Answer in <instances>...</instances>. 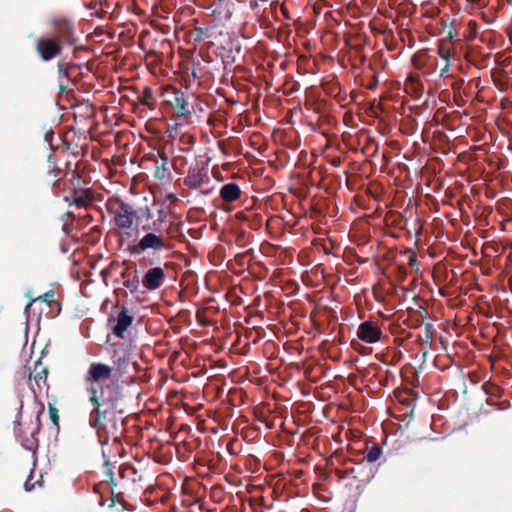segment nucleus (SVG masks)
I'll list each match as a JSON object with an SVG mask.
<instances>
[{"label": "nucleus", "instance_id": "obj_1", "mask_svg": "<svg viewBox=\"0 0 512 512\" xmlns=\"http://www.w3.org/2000/svg\"><path fill=\"white\" fill-rule=\"evenodd\" d=\"M125 264L126 261L122 264L112 262L106 270L102 271L105 283L107 285L111 283L115 296V300L107 299L102 304V309L109 315L108 320H128V298L126 292V287H128V279L126 278L128 266Z\"/></svg>", "mask_w": 512, "mask_h": 512}, {"label": "nucleus", "instance_id": "obj_2", "mask_svg": "<svg viewBox=\"0 0 512 512\" xmlns=\"http://www.w3.org/2000/svg\"><path fill=\"white\" fill-rule=\"evenodd\" d=\"M25 296L29 299L24 308L26 320H52L62 310V304L56 299L54 289H50L39 296H34L32 290H28Z\"/></svg>", "mask_w": 512, "mask_h": 512}, {"label": "nucleus", "instance_id": "obj_3", "mask_svg": "<svg viewBox=\"0 0 512 512\" xmlns=\"http://www.w3.org/2000/svg\"><path fill=\"white\" fill-rule=\"evenodd\" d=\"M154 203V199L150 191L146 190L144 184L142 190L135 191L130 187V229L135 228L137 231H149L152 229L150 220L152 213L150 205Z\"/></svg>", "mask_w": 512, "mask_h": 512}, {"label": "nucleus", "instance_id": "obj_4", "mask_svg": "<svg viewBox=\"0 0 512 512\" xmlns=\"http://www.w3.org/2000/svg\"><path fill=\"white\" fill-rule=\"evenodd\" d=\"M139 65L136 57L130 61V107L139 118H144L156 107V97L152 88L144 82L132 83L138 75H132Z\"/></svg>", "mask_w": 512, "mask_h": 512}, {"label": "nucleus", "instance_id": "obj_5", "mask_svg": "<svg viewBox=\"0 0 512 512\" xmlns=\"http://www.w3.org/2000/svg\"><path fill=\"white\" fill-rule=\"evenodd\" d=\"M106 207L116 226L128 229V204L125 198L115 194L108 198Z\"/></svg>", "mask_w": 512, "mask_h": 512}, {"label": "nucleus", "instance_id": "obj_6", "mask_svg": "<svg viewBox=\"0 0 512 512\" xmlns=\"http://www.w3.org/2000/svg\"><path fill=\"white\" fill-rule=\"evenodd\" d=\"M52 37L57 39L62 46H73L77 42L74 23L67 18H58L53 21Z\"/></svg>", "mask_w": 512, "mask_h": 512}, {"label": "nucleus", "instance_id": "obj_7", "mask_svg": "<svg viewBox=\"0 0 512 512\" xmlns=\"http://www.w3.org/2000/svg\"><path fill=\"white\" fill-rule=\"evenodd\" d=\"M60 42L50 37H40L36 40L35 49L43 61H50L59 56L62 52Z\"/></svg>", "mask_w": 512, "mask_h": 512}, {"label": "nucleus", "instance_id": "obj_8", "mask_svg": "<svg viewBox=\"0 0 512 512\" xmlns=\"http://www.w3.org/2000/svg\"><path fill=\"white\" fill-rule=\"evenodd\" d=\"M167 93L171 95L167 102L173 107L175 114L183 118L190 117L192 109L189 107L185 93L177 88H170Z\"/></svg>", "mask_w": 512, "mask_h": 512}, {"label": "nucleus", "instance_id": "obj_9", "mask_svg": "<svg viewBox=\"0 0 512 512\" xmlns=\"http://www.w3.org/2000/svg\"><path fill=\"white\" fill-rule=\"evenodd\" d=\"M164 247V239L150 232L142 237L137 244L130 246V255H140L147 249L162 250Z\"/></svg>", "mask_w": 512, "mask_h": 512}, {"label": "nucleus", "instance_id": "obj_10", "mask_svg": "<svg viewBox=\"0 0 512 512\" xmlns=\"http://www.w3.org/2000/svg\"><path fill=\"white\" fill-rule=\"evenodd\" d=\"M382 330L377 322H361L357 329V337L366 343H376L381 339Z\"/></svg>", "mask_w": 512, "mask_h": 512}, {"label": "nucleus", "instance_id": "obj_11", "mask_svg": "<svg viewBox=\"0 0 512 512\" xmlns=\"http://www.w3.org/2000/svg\"><path fill=\"white\" fill-rule=\"evenodd\" d=\"M165 281V272L161 267L150 268L142 277L141 284L147 290L158 289Z\"/></svg>", "mask_w": 512, "mask_h": 512}, {"label": "nucleus", "instance_id": "obj_12", "mask_svg": "<svg viewBox=\"0 0 512 512\" xmlns=\"http://www.w3.org/2000/svg\"><path fill=\"white\" fill-rule=\"evenodd\" d=\"M126 160L124 153H119L113 156L112 166L110 167V173L115 182L122 183L124 185L127 174H126Z\"/></svg>", "mask_w": 512, "mask_h": 512}, {"label": "nucleus", "instance_id": "obj_13", "mask_svg": "<svg viewBox=\"0 0 512 512\" xmlns=\"http://www.w3.org/2000/svg\"><path fill=\"white\" fill-rule=\"evenodd\" d=\"M209 181V176L204 169L190 168L184 178V185L191 189H198Z\"/></svg>", "mask_w": 512, "mask_h": 512}, {"label": "nucleus", "instance_id": "obj_14", "mask_svg": "<svg viewBox=\"0 0 512 512\" xmlns=\"http://www.w3.org/2000/svg\"><path fill=\"white\" fill-rule=\"evenodd\" d=\"M112 369L105 364L92 363L90 365L86 381L87 383L99 382L111 376Z\"/></svg>", "mask_w": 512, "mask_h": 512}, {"label": "nucleus", "instance_id": "obj_15", "mask_svg": "<svg viewBox=\"0 0 512 512\" xmlns=\"http://www.w3.org/2000/svg\"><path fill=\"white\" fill-rule=\"evenodd\" d=\"M132 33V30L130 29V34ZM149 33L146 30H142L139 33L138 41L137 43L132 40V36L130 35V55H137L139 58V63H141L143 60L147 62V58L150 56L148 51L145 48V42L144 38Z\"/></svg>", "mask_w": 512, "mask_h": 512}, {"label": "nucleus", "instance_id": "obj_16", "mask_svg": "<svg viewBox=\"0 0 512 512\" xmlns=\"http://www.w3.org/2000/svg\"><path fill=\"white\" fill-rule=\"evenodd\" d=\"M94 199L95 195L91 189L75 191L70 206L86 209L93 205Z\"/></svg>", "mask_w": 512, "mask_h": 512}, {"label": "nucleus", "instance_id": "obj_17", "mask_svg": "<svg viewBox=\"0 0 512 512\" xmlns=\"http://www.w3.org/2000/svg\"><path fill=\"white\" fill-rule=\"evenodd\" d=\"M242 191L238 184L230 182L224 184L219 192L220 198L226 203L237 201L241 197Z\"/></svg>", "mask_w": 512, "mask_h": 512}, {"label": "nucleus", "instance_id": "obj_18", "mask_svg": "<svg viewBox=\"0 0 512 512\" xmlns=\"http://www.w3.org/2000/svg\"><path fill=\"white\" fill-rule=\"evenodd\" d=\"M24 375L28 376V379L30 382L32 380H34L35 383L38 386H40V382L41 381L45 382V380H46L47 371H46V368L42 365V363L40 361H36L34 363V370L31 371L30 368H27L24 370Z\"/></svg>", "mask_w": 512, "mask_h": 512}, {"label": "nucleus", "instance_id": "obj_19", "mask_svg": "<svg viewBox=\"0 0 512 512\" xmlns=\"http://www.w3.org/2000/svg\"><path fill=\"white\" fill-rule=\"evenodd\" d=\"M453 39L452 32H448V36L443 38L438 43V55L443 61H450L452 54L451 40Z\"/></svg>", "mask_w": 512, "mask_h": 512}, {"label": "nucleus", "instance_id": "obj_20", "mask_svg": "<svg viewBox=\"0 0 512 512\" xmlns=\"http://www.w3.org/2000/svg\"><path fill=\"white\" fill-rule=\"evenodd\" d=\"M446 80H450L449 86L454 91V93L460 92L464 85V79L460 77H455L454 75H452V77L447 78Z\"/></svg>", "mask_w": 512, "mask_h": 512}, {"label": "nucleus", "instance_id": "obj_21", "mask_svg": "<svg viewBox=\"0 0 512 512\" xmlns=\"http://www.w3.org/2000/svg\"><path fill=\"white\" fill-rule=\"evenodd\" d=\"M380 455H381V450L379 447H372L367 455H366V459L368 462H375L377 461L379 458H380Z\"/></svg>", "mask_w": 512, "mask_h": 512}, {"label": "nucleus", "instance_id": "obj_22", "mask_svg": "<svg viewBox=\"0 0 512 512\" xmlns=\"http://www.w3.org/2000/svg\"><path fill=\"white\" fill-rule=\"evenodd\" d=\"M128 328V322H117V325L114 327L113 329V333L117 336V337H123V333L127 330Z\"/></svg>", "mask_w": 512, "mask_h": 512}, {"label": "nucleus", "instance_id": "obj_23", "mask_svg": "<svg viewBox=\"0 0 512 512\" xmlns=\"http://www.w3.org/2000/svg\"><path fill=\"white\" fill-rule=\"evenodd\" d=\"M115 363L117 364V371L119 372L120 375H122L123 373L126 372V369H127V361L125 359V357H117L116 360H115Z\"/></svg>", "mask_w": 512, "mask_h": 512}, {"label": "nucleus", "instance_id": "obj_24", "mask_svg": "<svg viewBox=\"0 0 512 512\" xmlns=\"http://www.w3.org/2000/svg\"><path fill=\"white\" fill-rule=\"evenodd\" d=\"M75 68H76L75 66L65 67L63 63H61V62L58 63V70H59L60 75L62 77L67 78L68 80L70 79L71 70L75 69Z\"/></svg>", "mask_w": 512, "mask_h": 512}, {"label": "nucleus", "instance_id": "obj_25", "mask_svg": "<svg viewBox=\"0 0 512 512\" xmlns=\"http://www.w3.org/2000/svg\"><path fill=\"white\" fill-rule=\"evenodd\" d=\"M450 61H443V65L440 68V77L446 81L447 78L452 77V74L449 73L450 70Z\"/></svg>", "mask_w": 512, "mask_h": 512}, {"label": "nucleus", "instance_id": "obj_26", "mask_svg": "<svg viewBox=\"0 0 512 512\" xmlns=\"http://www.w3.org/2000/svg\"><path fill=\"white\" fill-rule=\"evenodd\" d=\"M89 390L91 391L90 402L94 406V410L91 412V414L93 415L95 411H98L99 403L96 395V390L93 387H90Z\"/></svg>", "mask_w": 512, "mask_h": 512}, {"label": "nucleus", "instance_id": "obj_27", "mask_svg": "<svg viewBox=\"0 0 512 512\" xmlns=\"http://www.w3.org/2000/svg\"><path fill=\"white\" fill-rule=\"evenodd\" d=\"M139 286H140V281H139L138 277L135 276L132 280H130V284H129L130 293H134L135 291H137L139 289Z\"/></svg>", "mask_w": 512, "mask_h": 512}, {"label": "nucleus", "instance_id": "obj_28", "mask_svg": "<svg viewBox=\"0 0 512 512\" xmlns=\"http://www.w3.org/2000/svg\"><path fill=\"white\" fill-rule=\"evenodd\" d=\"M49 414H50V418H51L52 422L55 425H57L58 424V419H59L57 409L50 406L49 407Z\"/></svg>", "mask_w": 512, "mask_h": 512}, {"label": "nucleus", "instance_id": "obj_29", "mask_svg": "<svg viewBox=\"0 0 512 512\" xmlns=\"http://www.w3.org/2000/svg\"><path fill=\"white\" fill-rule=\"evenodd\" d=\"M124 136L125 135L122 132H119L116 136V143L119 146V148H126L128 146V142H123Z\"/></svg>", "mask_w": 512, "mask_h": 512}, {"label": "nucleus", "instance_id": "obj_30", "mask_svg": "<svg viewBox=\"0 0 512 512\" xmlns=\"http://www.w3.org/2000/svg\"><path fill=\"white\" fill-rule=\"evenodd\" d=\"M133 470V473L136 474L137 472H140L138 481H142L144 477L145 468L143 465L140 464L139 468H134L130 465V471Z\"/></svg>", "mask_w": 512, "mask_h": 512}, {"label": "nucleus", "instance_id": "obj_31", "mask_svg": "<svg viewBox=\"0 0 512 512\" xmlns=\"http://www.w3.org/2000/svg\"><path fill=\"white\" fill-rule=\"evenodd\" d=\"M167 172V168H166V158L164 159V162L162 164V169L160 170L159 167H157V171H156V177L157 178H163L164 177V173Z\"/></svg>", "mask_w": 512, "mask_h": 512}, {"label": "nucleus", "instance_id": "obj_32", "mask_svg": "<svg viewBox=\"0 0 512 512\" xmlns=\"http://www.w3.org/2000/svg\"><path fill=\"white\" fill-rule=\"evenodd\" d=\"M408 264L411 267H415L417 265V255L415 252H411L408 256Z\"/></svg>", "mask_w": 512, "mask_h": 512}, {"label": "nucleus", "instance_id": "obj_33", "mask_svg": "<svg viewBox=\"0 0 512 512\" xmlns=\"http://www.w3.org/2000/svg\"><path fill=\"white\" fill-rule=\"evenodd\" d=\"M146 176L144 174H138V175H135L133 178H132V185L130 187H133L134 188V185L137 184V183H140V182H143L145 180Z\"/></svg>", "mask_w": 512, "mask_h": 512}, {"label": "nucleus", "instance_id": "obj_34", "mask_svg": "<svg viewBox=\"0 0 512 512\" xmlns=\"http://www.w3.org/2000/svg\"><path fill=\"white\" fill-rule=\"evenodd\" d=\"M279 7H280V11L282 12L284 18L289 20L290 14H289V11H288L286 5L283 3V4H280Z\"/></svg>", "mask_w": 512, "mask_h": 512}, {"label": "nucleus", "instance_id": "obj_35", "mask_svg": "<svg viewBox=\"0 0 512 512\" xmlns=\"http://www.w3.org/2000/svg\"><path fill=\"white\" fill-rule=\"evenodd\" d=\"M406 269L404 267H399V276L401 280H403L406 277Z\"/></svg>", "mask_w": 512, "mask_h": 512}, {"label": "nucleus", "instance_id": "obj_36", "mask_svg": "<svg viewBox=\"0 0 512 512\" xmlns=\"http://www.w3.org/2000/svg\"><path fill=\"white\" fill-rule=\"evenodd\" d=\"M432 328H433V325H432L431 322H426L425 323V330H426V332L430 333Z\"/></svg>", "mask_w": 512, "mask_h": 512}, {"label": "nucleus", "instance_id": "obj_37", "mask_svg": "<svg viewBox=\"0 0 512 512\" xmlns=\"http://www.w3.org/2000/svg\"><path fill=\"white\" fill-rule=\"evenodd\" d=\"M124 234H127V235H128V232H124L123 234H120V235H119V239H118V241H119V243H120V246H123V244H124Z\"/></svg>", "mask_w": 512, "mask_h": 512}, {"label": "nucleus", "instance_id": "obj_38", "mask_svg": "<svg viewBox=\"0 0 512 512\" xmlns=\"http://www.w3.org/2000/svg\"><path fill=\"white\" fill-rule=\"evenodd\" d=\"M331 163H332L333 166L338 167L341 164V160H340V158H335V159L332 160Z\"/></svg>", "mask_w": 512, "mask_h": 512}, {"label": "nucleus", "instance_id": "obj_39", "mask_svg": "<svg viewBox=\"0 0 512 512\" xmlns=\"http://www.w3.org/2000/svg\"><path fill=\"white\" fill-rule=\"evenodd\" d=\"M52 173L54 174V177H58V175L61 173V170H59V169H57V170L52 169V170L49 171V174H52Z\"/></svg>", "mask_w": 512, "mask_h": 512}, {"label": "nucleus", "instance_id": "obj_40", "mask_svg": "<svg viewBox=\"0 0 512 512\" xmlns=\"http://www.w3.org/2000/svg\"><path fill=\"white\" fill-rule=\"evenodd\" d=\"M124 472H125V470H124L123 466H120L119 474H120L121 478H124Z\"/></svg>", "mask_w": 512, "mask_h": 512}, {"label": "nucleus", "instance_id": "obj_41", "mask_svg": "<svg viewBox=\"0 0 512 512\" xmlns=\"http://www.w3.org/2000/svg\"><path fill=\"white\" fill-rule=\"evenodd\" d=\"M32 487H33V486H29L28 482H26V483L24 484V488H25V490H26V491H30V490L32 489Z\"/></svg>", "mask_w": 512, "mask_h": 512}, {"label": "nucleus", "instance_id": "obj_42", "mask_svg": "<svg viewBox=\"0 0 512 512\" xmlns=\"http://www.w3.org/2000/svg\"><path fill=\"white\" fill-rule=\"evenodd\" d=\"M66 88H67V87H66L65 85H63V84H60V85H59V89H60V91H62V92H63V91H65V90H66Z\"/></svg>", "mask_w": 512, "mask_h": 512}, {"label": "nucleus", "instance_id": "obj_43", "mask_svg": "<svg viewBox=\"0 0 512 512\" xmlns=\"http://www.w3.org/2000/svg\"><path fill=\"white\" fill-rule=\"evenodd\" d=\"M118 512H125V506L121 503V508L118 509Z\"/></svg>", "mask_w": 512, "mask_h": 512}, {"label": "nucleus", "instance_id": "obj_44", "mask_svg": "<svg viewBox=\"0 0 512 512\" xmlns=\"http://www.w3.org/2000/svg\"><path fill=\"white\" fill-rule=\"evenodd\" d=\"M288 285H289L290 287H292V288L297 287V284H296L295 282H291V283H290V284H288Z\"/></svg>", "mask_w": 512, "mask_h": 512}, {"label": "nucleus", "instance_id": "obj_45", "mask_svg": "<svg viewBox=\"0 0 512 512\" xmlns=\"http://www.w3.org/2000/svg\"><path fill=\"white\" fill-rule=\"evenodd\" d=\"M210 192H211V190H210V189H207V190H203V191H202V193H203V194H205V195L209 194Z\"/></svg>", "mask_w": 512, "mask_h": 512}, {"label": "nucleus", "instance_id": "obj_46", "mask_svg": "<svg viewBox=\"0 0 512 512\" xmlns=\"http://www.w3.org/2000/svg\"><path fill=\"white\" fill-rule=\"evenodd\" d=\"M145 318H146V315H141V316L139 317V320H140V321H143V320H145Z\"/></svg>", "mask_w": 512, "mask_h": 512}, {"label": "nucleus", "instance_id": "obj_47", "mask_svg": "<svg viewBox=\"0 0 512 512\" xmlns=\"http://www.w3.org/2000/svg\"><path fill=\"white\" fill-rule=\"evenodd\" d=\"M115 506V500L113 499L112 500V503L109 505L110 508L114 507Z\"/></svg>", "mask_w": 512, "mask_h": 512}, {"label": "nucleus", "instance_id": "obj_48", "mask_svg": "<svg viewBox=\"0 0 512 512\" xmlns=\"http://www.w3.org/2000/svg\"><path fill=\"white\" fill-rule=\"evenodd\" d=\"M123 100H127V96H122L121 99H120V103L123 101Z\"/></svg>", "mask_w": 512, "mask_h": 512}, {"label": "nucleus", "instance_id": "obj_49", "mask_svg": "<svg viewBox=\"0 0 512 512\" xmlns=\"http://www.w3.org/2000/svg\"><path fill=\"white\" fill-rule=\"evenodd\" d=\"M138 489H139V490H143V489H144V486H143V485H140Z\"/></svg>", "mask_w": 512, "mask_h": 512}, {"label": "nucleus", "instance_id": "obj_50", "mask_svg": "<svg viewBox=\"0 0 512 512\" xmlns=\"http://www.w3.org/2000/svg\"><path fill=\"white\" fill-rule=\"evenodd\" d=\"M25 324H26V326L24 327V330L27 331V324H28V322H26Z\"/></svg>", "mask_w": 512, "mask_h": 512}]
</instances>
